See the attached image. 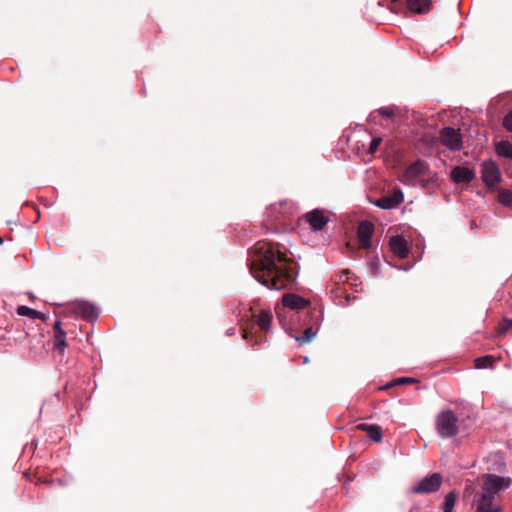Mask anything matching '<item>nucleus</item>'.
<instances>
[{
    "label": "nucleus",
    "instance_id": "f257e3e1",
    "mask_svg": "<svg viewBox=\"0 0 512 512\" xmlns=\"http://www.w3.org/2000/svg\"><path fill=\"white\" fill-rule=\"evenodd\" d=\"M293 260L279 249L278 244L258 242L249 267L253 277L269 289H291L297 272Z\"/></svg>",
    "mask_w": 512,
    "mask_h": 512
},
{
    "label": "nucleus",
    "instance_id": "f03ea898",
    "mask_svg": "<svg viewBox=\"0 0 512 512\" xmlns=\"http://www.w3.org/2000/svg\"><path fill=\"white\" fill-rule=\"evenodd\" d=\"M482 481V492L475 499L476 512H501V508L494 502L498 494L511 485V478L495 474H483L480 477Z\"/></svg>",
    "mask_w": 512,
    "mask_h": 512
},
{
    "label": "nucleus",
    "instance_id": "7ed1b4c3",
    "mask_svg": "<svg viewBox=\"0 0 512 512\" xmlns=\"http://www.w3.org/2000/svg\"><path fill=\"white\" fill-rule=\"evenodd\" d=\"M272 322L270 310H261L259 314H253L252 320L242 326V337L252 345H260L266 341V333Z\"/></svg>",
    "mask_w": 512,
    "mask_h": 512
},
{
    "label": "nucleus",
    "instance_id": "20e7f679",
    "mask_svg": "<svg viewBox=\"0 0 512 512\" xmlns=\"http://www.w3.org/2000/svg\"><path fill=\"white\" fill-rule=\"evenodd\" d=\"M435 429L441 438H452L459 433V419L454 411H441L435 419Z\"/></svg>",
    "mask_w": 512,
    "mask_h": 512
},
{
    "label": "nucleus",
    "instance_id": "39448f33",
    "mask_svg": "<svg viewBox=\"0 0 512 512\" xmlns=\"http://www.w3.org/2000/svg\"><path fill=\"white\" fill-rule=\"evenodd\" d=\"M443 481V477L440 473H433L420 480L415 486L411 488V492L414 494H428L439 490Z\"/></svg>",
    "mask_w": 512,
    "mask_h": 512
},
{
    "label": "nucleus",
    "instance_id": "423d86ee",
    "mask_svg": "<svg viewBox=\"0 0 512 512\" xmlns=\"http://www.w3.org/2000/svg\"><path fill=\"white\" fill-rule=\"evenodd\" d=\"M427 170V163L423 160H417L406 168L400 176V180L405 184H413L416 179L424 176Z\"/></svg>",
    "mask_w": 512,
    "mask_h": 512
},
{
    "label": "nucleus",
    "instance_id": "0eeeda50",
    "mask_svg": "<svg viewBox=\"0 0 512 512\" xmlns=\"http://www.w3.org/2000/svg\"><path fill=\"white\" fill-rule=\"evenodd\" d=\"M440 142L453 151H458L462 148V137L459 130L452 127H444L440 131Z\"/></svg>",
    "mask_w": 512,
    "mask_h": 512
},
{
    "label": "nucleus",
    "instance_id": "6e6552de",
    "mask_svg": "<svg viewBox=\"0 0 512 512\" xmlns=\"http://www.w3.org/2000/svg\"><path fill=\"white\" fill-rule=\"evenodd\" d=\"M482 179L488 188L495 187L501 180V174L498 166L492 160L483 162Z\"/></svg>",
    "mask_w": 512,
    "mask_h": 512
},
{
    "label": "nucleus",
    "instance_id": "1a4fd4ad",
    "mask_svg": "<svg viewBox=\"0 0 512 512\" xmlns=\"http://www.w3.org/2000/svg\"><path fill=\"white\" fill-rule=\"evenodd\" d=\"M374 232V225L370 221H361L357 229V237L360 247L369 249L371 247V237Z\"/></svg>",
    "mask_w": 512,
    "mask_h": 512
},
{
    "label": "nucleus",
    "instance_id": "9d476101",
    "mask_svg": "<svg viewBox=\"0 0 512 512\" xmlns=\"http://www.w3.org/2000/svg\"><path fill=\"white\" fill-rule=\"evenodd\" d=\"M304 218L314 231L322 230L329 222V218L320 209H314L306 213Z\"/></svg>",
    "mask_w": 512,
    "mask_h": 512
},
{
    "label": "nucleus",
    "instance_id": "9b49d317",
    "mask_svg": "<svg viewBox=\"0 0 512 512\" xmlns=\"http://www.w3.org/2000/svg\"><path fill=\"white\" fill-rule=\"evenodd\" d=\"M404 199L401 189L397 188L391 195H384L375 201V205L382 209H393L399 206Z\"/></svg>",
    "mask_w": 512,
    "mask_h": 512
},
{
    "label": "nucleus",
    "instance_id": "f8f14e48",
    "mask_svg": "<svg viewBox=\"0 0 512 512\" xmlns=\"http://www.w3.org/2000/svg\"><path fill=\"white\" fill-rule=\"evenodd\" d=\"M73 311L86 320H93L97 317L95 306L86 301H76L73 303Z\"/></svg>",
    "mask_w": 512,
    "mask_h": 512
},
{
    "label": "nucleus",
    "instance_id": "ddd939ff",
    "mask_svg": "<svg viewBox=\"0 0 512 512\" xmlns=\"http://www.w3.org/2000/svg\"><path fill=\"white\" fill-rule=\"evenodd\" d=\"M392 252L400 258H405L409 254L408 243L401 235L393 236L389 241Z\"/></svg>",
    "mask_w": 512,
    "mask_h": 512
},
{
    "label": "nucleus",
    "instance_id": "4468645a",
    "mask_svg": "<svg viewBox=\"0 0 512 512\" xmlns=\"http://www.w3.org/2000/svg\"><path fill=\"white\" fill-rule=\"evenodd\" d=\"M451 178L455 183H470L475 178V173L467 167L456 166L451 171Z\"/></svg>",
    "mask_w": 512,
    "mask_h": 512
},
{
    "label": "nucleus",
    "instance_id": "2eb2a0df",
    "mask_svg": "<svg viewBox=\"0 0 512 512\" xmlns=\"http://www.w3.org/2000/svg\"><path fill=\"white\" fill-rule=\"evenodd\" d=\"M283 306L291 309L300 310L310 305L309 300H306L295 294H284L282 297Z\"/></svg>",
    "mask_w": 512,
    "mask_h": 512
},
{
    "label": "nucleus",
    "instance_id": "dca6fc26",
    "mask_svg": "<svg viewBox=\"0 0 512 512\" xmlns=\"http://www.w3.org/2000/svg\"><path fill=\"white\" fill-rule=\"evenodd\" d=\"M356 428L360 431H364L367 433L368 437L374 442H381L382 440V429L379 425L376 424H358Z\"/></svg>",
    "mask_w": 512,
    "mask_h": 512
},
{
    "label": "nucleus",
    "instance_id": "f3484780",
    "mask_svg": "<svg viewBox=\"0 0 512 512\" xmlns=\"http://www.w3.org/2000/svg\"><path fill=\"white\" fill-rule=\"evenodd\" d=\"M495 150L499 156L512 160V144L509 141L502 140L497 142ZM507 174L512 177V170L507 169Z\"/></svg>",
    "mask_w": 512,
    "mask_h": 512
},
{
    "label": "nucleus",
    "instance_id": "a211bd4d",
    "mask_svg": "<svg viewBox=\"0 0 512 512\" xmlns=\"http://www.w3.org/2000/svg\"><path fill=\"white\" fill-rule=\"evenodd\" d=\"M431 0H407L408 9L417 14H423L429 11Z\"/></svg>",
    "mask_w": 512,
    "mask_h": 512
},
{
    "label": "nucleus",
    "instance_id": "6ab92c4d",
    "mask_svg": "<svg viewBox=\"0 0 512 512\" xmlns=\"http://www.w3.org/2000/svg\"><path fill=\"white\" fill-rule=\"evenodd\" d=\"M17 313L20 316H27L33 319H40L42 321H46L47 319L45 314L23 305L17 308Z\"/></svg>",
    "mask_w": 512,
    "mask_h": 512
},
{
    "label": "nucleus",
    "instance_id": "aec40b11",
    "mask_svg": "<svg viewBox=\"0 0 512 512\" xmlns=\"http://www.w3.org/2000/svg\"><path fill=\"white\" fill-rule=\"evenodd\" d=\"M351 271L349 269H344L338 273L332 275L331 280L337 286H340L345 283H349L350 281Z\"/></svg>",
    "mask_w": 512,
    "mask_h": 512
},
{
    "label": "nucleus",
    "instance_id": "412c9836",
    "mask_svg": "<svg viewBox=\"0 0 512 512\" xmlns=\"http://www.w3.org/2000/svg\"><path fill=\"white\" fill-rule=\"evenodd\" d=\"M474 362H475V367L477 369L491 368L494 363V357L491 355H486V356L476 358Z\"/></svg>",
    "mask_w": 512,
    "mask_h": 512
},
{
    "label": "nucleus",
    "instance_id": "4be33fe9",
    "mask_svg": "<svg viewBox=\"0 0 512 512\" xmlns=\"http://www.w3.org/2000/svg\"><path fill=\"white\" fill-rule=\"evenodd\" d=\"M66 343V332H58L54 334V349L60 351L61 353L64 351Z\"/></svg>",
    "mask_w": 512,
    "mask_h": 512
},
{
    "label": "nucleus",
    "instance_id": "5701e85b",
    "mask_svg": "<svg viewBox=\"0 0 512 512\" xmlns=\"http://www.w3.org/2000/svg\"><path fill=\"white\" fill-rule=\"evenodd\" d=\"M457 495L454 491L449 492L444 499L443 502V512H452L455 502H456Z\"/></svg>",
    "mask_w": 512,
    "mask_h": 512
},
{
    "label": "nucleus",
    "instance_id": "b1692460",
    "mask_svg": "<svg viewBox=\"0 0 512 512\" xmlns=\"http://www.w3.org/2000/svg\"><path fill=\"white\" fill-rule=\"evenodd\" d=\"M399 109L395 106H387V107H381L377 110H375L373 113H378L380 116L385 118H392L397 114Z\"/></svg>",
    "mask_w": 512,
    "mask_h": 512
},
{
    "label": "nucleus",
    "instance_id": "393cba45",
    "mask_svg": "<svg viewBox=\"0 0 512 512\" xmlns=\"http://www.w3.org/2000/svg\"><path fill=\"white\" fill-rule=\"evenodd\" d=\"M315 336V332L312 327H308L304 330L303 334L299 337H296V340L300 343V345L309 343Z\"/></svg>",
    "mask_w": 512,
    "mask_h": 512
},
{
    "label": "nucleus",
    "instance_id": "a878e982",
    "mask_svg": "<svg viewBox=\"0 0 512 512\" xmlns=\"http://www.w3.org/2000/svg\"><path fill=\"white\" fill-rule=\"evenodd\" d=\"M498 200L501 204L508 206L512 204V191L501 189L498 193Z\"/></svg>",
    "mask_w": 512,
    "mask_h": 512
},
{
    "label": "nucleus",
    "instance_id": "bb28decb",
    "mask_svg": "<svg viewBox=\"0 0 512 512\" xmlns=\"http://www.w3.org/2000/svg\"><path fill=\"white\" fill-rule=\"evenodd\" d=\"M414 383H418V380L415 378H411V377H400V378L394 379L392 382L387 384L383 389H386V388H389V387H392L395 385L414 384Z\"/></svg>",
    "mask_w": 512,
    "mask_h": 512
},
{
    "label": "nucleus",
    "instance_id": "cd10ccee",
    "mask_svg": "<svg viewBox=\"0 0 512 512\" xmlns=\"http://www.w3.org/2000/svg\"><path fill=\"white\" fill-rule=\"evenodd\" d=\"M510 329H512V319H503L502 322L499 324L498 333L505 334Z\"/></svg>",
    "mask_w": 512,
    "mask_h": 512
},
{
    "label": "nucleus",
    "instance_id": "c85d7f7f",
    "mask_svg": "<svg viewBox=\"0 0 512 512\" xmlns=\"http://www.w3.org/2000/svg\"><path fill=\"white\" fill-rule=\"evenodd\" d=\"M381 143H382L381 137L373 138L370 143V146H369V150H368L369 154H371V155L375 154V152L378 150Z\"/></svg>",
    "mask_w": 512,
    "mask_h": 512
},
{
    "label": "nucleus",
    "instance_id": "c756f323",
    "mask_svg": "<svg viewBox=\"0 0 512 512\" xmlns=\"http://www.w3.org/2000/svg\"><path fill=\"white\" fill-rule=\"evenodd\" d=\"M503 126L509 131L512 132V110L504 117Z\"/></svg>",
    "mask_w": 512,
    "mask_h": 512
},
{
    "label": "nucleus",
    "instance_id": "7c9ffc66",
    "mask_svg": "<svg viewBox=\"0 0 512 512\" xmlns=\"http://www.w3.org/2000/svg\"><path fill=\"white\" fill-rule=\"evenodd\" d=\"M53 330H54V334H55V333H58V332H65V331L61 328V322H60V321H56V322H55L54 327H53Z\"/></svg>",
    "mask_w": 512,
    "mask_h": 512
},
{
    "label": "nucleus",
    "instance_id": "2f4dec72",
    "mask_svg": "<svg viewBox=\"0 0 512 512\" xmlns=\"http://www.w3.org/2000/svg\"><path fill=\"white\" fill-rule=\"evenodd\" d=\"M2 243H3V239L0 237V244H2Z\"/></svg>",
    "mask_w": 512,
    "mask_h": 512
},
{
    "label": "nucleus",
    "instance_id": "473e14b6",
    "mask_svg": "<svg viewBox=\"0 0 512 512\" xmlns=\"http://www.w3.org/2000/svg\"><path fill=\"white\" fill-rule=\"evenodd\" d=\"M399 0H392V2H398Z\"/></svg>",
    "mask_w": 512,
    "mask_h": 512
}]
</instances>
